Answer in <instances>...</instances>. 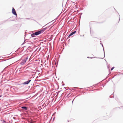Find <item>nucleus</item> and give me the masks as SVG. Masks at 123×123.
<instances>
[{
    "mask_svg": "<svg viewBox=\"0 0 123 123\" xmlns=\"http://www.w3.org/2000/svg\"><path fill=\"white\" fill-rule=\"evenodd\" d=\"M41 33V32L40 31L31 34V36L32 37H35V36H37L40 34Z\"/></svg>",
    "mask_w": 123,
    "mask_h": 123,
    "instance_id": "obj_1",
    "label": "nucleus"
},
{
    "mask_svg": "<svg viewBox=\"0 0 123 123\" xmlns=\"http://www.w3.org/2000/svg\"><path fill=\"white\" fill-rule=\"evenodd\" d=\"M5 68L1 72H0V77H6L7 76V73H5L4 72Z\"/></svg>",
    "mask_w": 123,
    "mask_h": 123,
    "instance_id": "obj_2",
    "label": "nucleus"
},
{
    "mask_svg": "<svg viewBox=\"0 0 123 123\" xmlns=\"http://www.w3.org/2000/svg\"><path fill=\"white\" fill-rule=\"evenodd\" d=\"M31 80L29 79L27 81L25 82H24L23 83H21V84H20V85H27L28 84H29L30 82L31 81Z\"/></svg>",
    "mask_w": 123,
    "mask_h": 123,
    "instance_id": "obj_3",
    "label": "nucleus"
},
{
    "mask_svg": "<svg viewBox=\"0 0 123 123\" xmlns=\"http://www.w3.org/2000/svg\"><path fill=\"white\" fill-rule=\"evenodd\" d=\"M12 13L14 15L17 16V14L14 9L13 7L12 9Z\"/></svg>",
    "mask_w": 123,
    "mask_h": 123,
    "instance_id": "obj_4",
    "label": "nucleus"
},
{
    "mask_svg": "<svg viewBox=\"0 0 123 123\" xmlns=\"http://www.w3.org/2000/svg\"><path fill=\"white\" fill-rule=\"evenodd\" d=\"M26 62V60L24 59L20 63V64L21 65H23L25 64Z\"/></svg>",
    "mask_w": 123,
    "mask_h": 123,
    "instance_id": "obj_5",
    "label": "nucleus"
},
{
    "mask_svg": "<svg viewBox=\"0 0 123 123\" xmlns=\"http://www.w3.org/2000/svg\"><path fill=\"white\" fill-rule=\"evenodd\" d=\"M76 32V31H74L71 32L69 35L68 37H70L74 34Z\"/></svg>",
    "mask_w": 123,
    "mask_h": 123,
    "instance_id": "obj_6",
    "label": "nucleus"
},
{
    "mask_svg": "<svg viewBox=\"0 0 123 123\" xmlns=\"http://www.w3.org/2000/svg\"><path fill=\"white\" fill-rule=\"evenodd\" d=\"M47 27H46L43 28L42 30H41L40 31L41 32V33H43V31H45L47 29Z\"/></svg>",
    "mask_w": 123,
    "mask_h": 123,
    "instance_id": "obj_7",
    "label": "nucleus"
},
{
    "mask_svg": "<svg viewBox=\"0 0 123 123\" xmlns=\"http://www.w3.org/2000/svg\"><path fill=\"white\" fill-rule=\"evenodd\" d=\"M21 108L25 110H27V107L25 106H22L21 107Z\"/></svg>",
    "mask_w": 123,
    "mask_h": 123,
    "instance_id": "obj_8",
    "label": "nucleus"
},
{
    "mask_svg": "<svg viewBox=\"0 0 123 123\" xmlns=\"http://www.w3.org/2000/svg\"><path fill=\"white\" fill-rule=\"evenodd\" d=\"M73 88L74 90H75L76 89H82V88H79L77 87H75Z\"/></svg>",
    "mask_w": 123,
    "mask_h": 123,
    "instance_id": "obj_9",
    "label": "nucleus"
},
{
    "mask_svg": "<svg viewBox=\"0 0 123 123\" xmlns=\"http://www.w3.org/2000/svg\"><path fill=\"white\" fill-rule=\"evenodd\" d=\"M53 78H54V79H55V80H58L59 79V78H57V77H53Z\"/></svg>",
    "mask_w": 123,
    "mask_h": 123,
    "instance_id": "obj_10",
    "label": "nucleus"
},
{
    "mask_svg": "<svg viewBox=\"0 0 123 123\" xmlns=\"http://www.w3.org/2000/svg\"><path fill=\"white\" fill-rule=\"evenodd\" d=\"M107 67L108 68V69H109V68H110V64H109L108 65L107 64Z\"/></svg>",
    "mask_w": 123,
    "mask_h": 123,
    "instance_id": "obj_11",
    "label": "nucleus"
},
{
    "mask_svg": "<svg viewBox=\"0 0 123 123\" xmlns=\"http://www.w3.org/2000/svg\"><path fill=\"white\" fill-rule=\"evenodd\" d=\"M71 94L70 93H69L68 94V95L67 96V97H69L70 96Z\"/></svg>",
    "mask_w": 123,
    "mask_h": 123,
    "instance_id": "obj_12",
    "label": "nucleus"
},
{
    "mask_svg": "<svg viewBox=\"0 0 123 123\" xmlns=\"http://www.w3.org/2000/svg\"><path fill=\"white\" fill-rule=\"evenodd\" d=\"M12 123V120L9 121L7 123Z\"/></svg>",
    "mask_w": 123,
    "mask_h": 123,
    "instance_id": "obj_13",
    "label": "nucleus"
},
{
    "mask_svg": "<svg viewBox=\"0 0 123 123\" xmlns=\"http://www.w3.org/2000/svg\"><path fill=\"white\" fill-rule=\"evenodd\" d=\"M28 122L30 123H33V122L32 121H31L30 122L29 121H28Z\"/></svg>",
    "mask_w": 123,
    "mask_h": 123,
    "instance_id": "obj_14",
    "label": "nucleus"
},
{
    "mask_svg": "<svg viewBox=\"0 0 123 123\" xmlns=\"http://www.w3.org/2000/svg\"><path fill=\"white\" fill-rule=\"evenodd\" d=\"M3 123H6V121L5 120H3L2 121Z\"/></svg>",
    "mask_w": 123,
    "mask_h": 123,
    "instance_id": "obj_15",
    "label": "nucleus"
},
{
    "mask_svg": "<svg viewBox=\"0 0 123 123\" xmlns=\"http://www.w3.org/2000/svg\"><path fill=\"white\" fill-rule=\"evenodd\" d=\"M113 93H114V92H113V93L112 95V94H113ZM110 98H113V97H114L113 95V96H112V97H111V96H110Z\"/></svg>",
    "mask_w": 123,
    "mask_h": 123,
    "instance_id": "obj_16",
    "label": "nucleus"
},
{
    "mask_svg": "<svg viewBox=\"0 0 123 123\" xmlns=\"http://www.w3.org/2000/svg\"><path fill=\"white\" fill-rule=\"evenodd\" d=\"M114 67H113L111 69V70H113V69L114 68Z\"/></svg>",
    "mask_w": 123,
    "mask_h": 123,
    "instance_id": "obj_17",
    "label": "nucleus"
},
{
    "mask_svg": "<svg viewBox=\"0 0 123 123\" xmlns=\"http://www.w3.org/2000/svg\"><path fill=\"white\" fill-rule=\"evenodd\" d=\"M100 44H101L102 46V47H103V44L102 43H101Z\"/></svg>",
    "mask_w": 123,
    "mask_h": 123,
    "instance_id": "obj_18",
    "label": "nucleus"
},
{
    "mask_svg": "<svg viewBox=\"0 0 123 123\" xmlns=\"http://www.w3.org/2000/svg\"><path fill=\"white\" fill-rule=\"evenodd\" d=\"M31 76H32V77H34V76H33V74H31Z\"/></svg>",
    "mask_w": 123,
    "mask_h": 123,
    "instance_id": "obj_19",
    "label": "nucleus"
},
{
    "mask_svg": "<svg viewBox=\"0 0 123 123\" xmlns=\"http://www.w3.org/2000/svg\"><path fill=\"white\" fill-rule=\"evenodd\" d=\"M103 51H104V55H105V51H104V47L103 48Z\"/></svg>",
    "mask_w": 123,
    "mask_h": 123,
    "instance_id": "obj_20",
    "label": "nucleus"
},
{
    "mask_svg": "<svg viewBox=\"0 0 123 123\" xmlns=\"http://www.w3.org/2000/svg\"><path fill=\"white\" fill-rule=\"evenodd\" d=\"M75 98H74L73 99V101H72V103H73V101H74V99Z\"/></svg>",
    "mask_w": 123,
    "mask_h": 123,
    "instance_id": "obj_21",
    "label": "nucleus"
},
{
    "mask_svg": "<svg viewBox=\"0 0 123 123\" xmlns=\"http://www.w3.org/2000/svg\"><path fill=\"white\" fill-rule=\"evenodd\" d=\"M6 91H8V89H7L6 90Z\"/></svg>",
    "mask_w": 123,
    "mask_h": 123,
    "instance_id": "obj_22",
    "label": "nucleus"
},
{
    "mask_svg": "<svg viewBox=\"0 0 123 123\" xmlns=\"http://www.w3.org/2000/svg\"><path fill=\"white\" fill-rule=\"evenodd\" d=\"M67 121V122H69V121L68 120Z\"/></svg>",
    "mask_w": 123,
    "mask_h": 123,
    "instance_id": "obj_23",
    "label": "nucleus"
},
{
    "mask_svg": "<svg viewBox=\"0 0 123 123\" xmlns=\"http://www.w3.org/2000/svg\"><path fill=\"white\" fill-rule=\"evenodd\" d=\"M2 96L1 95H0V97H1Z\"/></svg>",
    "mask_w": 123,
    "mask_h": 123,
    "instance_id": "obj_24",
    "label": "nucleus"
},
{
    "mask_svg": "<svg viewBox=\"0 0 123 123\" xmlns=\"http://www.w3.org/2000/svg\"><path fill=\"white\" fill-rule=\"evenodd\" d=\"M23 86H21V87H23Z\"/></svg>",
    "mask_w": 123,
    "mask_h": 123,
    "instance_id": "obj_25",
    "label": "nucleus"
},
{
    "mask_svg": "<svg viewBox=\"0 0 123 123\" xmlns=\"http://www.w3.org/2000/svg\"><path fill=\"white\" fill-rule=\"evenodd\" d=\"M87 58H89V57H87Z\"/></svg>",
    "mask_w": 123,
    "mask_h": 123,
    "instance_id": "obj_26",
    "label": "nucleus"
},
{
    "mask_svg": "<svg viewBox=\"0 0 123 123\" xmlns=\"http://www.w3.org/2000/svg\"><path fill=\"white\" fill-rule=\"evenodd\" d=\"M26 60H27V58H26Z\"/></svg>",
    "mask_w": 123,
    "mask_h": 123,
    "instance_id": "obj_27",
    "label": "nucleus"
},
{
    "mask_svg": "<svg viewBox=\"0 0 123 123\" xmlns=\"http://www.w3.org/2000/svg\"><path fill=\"white\" fill-rule=\"evenodd\" d=\"M109 81V80H108V81H107V82H108Z\"/></svg>",
    "mask_w": 123,
    "mask_h": 123,
    "instance_id": "obj_28",
    "label": "nucleus"
},
{
    "mask_svg": "<svg viewBox=\"0 0 123 123\" xmlns=\"http://www.w3.org/2000/svg\"><path fill=\"white\" fill-rule=\"evenodd\" d=\"M3 78V77H2V79Z\"/></svg>",
    "mask_w": 123,
    "mask_h": 123,
    "instance_id": "obj_29",
    "label": "nucleus"
},
{
    "mask_svg": "<svg viewBox=\"0 0 123 123\" xmlns=\"http://www.w3.org/2000/svg\"><path fill=\"white\" fill-rule=\"evenodd\" d=\"M77 96H76V97H75V98L76 97H77Z\"/></svg>",
    "mask_w": 123,
    "mask_h": 123,
    "instance_id": "obj_30",
    "label": "nucleus"
},
{
    "mask_svg": "<svg viewBox=\"0 0 123 123\" xmlns=\"http://www.w3.org/2000/svg\"><path fill=\"white\" fill-rule=\"evenodd\" d=\"M37 77H38V76H37Z\"/></svg>",
    "mask_w": 123,
    "mask_h": 123,
    "instance_id": "obj_31",
    "label": "nucleus"
},
{
    "mask_svg": "<svg viewBox=\"0 0 123 123\" xmlns=\"http://www.w3.org/2000/svg\"><path fill=\"white\" fill-rule=\"evenodd\" d=\"M89 88V87H87V88Z\"/></svg>",
    "mask_w": 123,
    "mask_h": 123,
    "instance_id": "obj_32",
    "label": "nucleus"
}]
</instances>
